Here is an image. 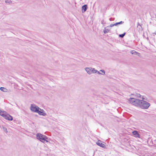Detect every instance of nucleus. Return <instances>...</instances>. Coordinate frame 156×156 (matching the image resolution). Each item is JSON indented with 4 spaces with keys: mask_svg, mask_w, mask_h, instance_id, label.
I'll return each instance as SVG.
<instances>
[{
    "mask_svg": "<svg viewBox=\"0 0 156 156\" xmlns=\"http://www.w3.org/2000/svg\"><path fill=\"white\" fill-rule=\"evenodd\" d=\"M5 2L6 3L11 4L12 3V1L11 0H6Z\"/></svg>",
    "mask_w": 156,
    "mask_h": 156,
    "instance_id": "19",
    "label": "nucleus"
},
{
    "mask_svg": "<svg viewBox=\"0 0 156 156\" xmlns=\"http://www.w3.org/2000/svg\"><path fill=\"white\" fill-rule=\"evenodd\" d=\"M2 128L4 131H5L6 133H7L8 131H7L6 128L4 126H2Z\"/></svg>",
    "mask_w": 156,
    "mask_h": 156,
    "instance_id": "15",
    "label": "nucleus"
},
{
    "mask_svg": "<svg viewBox=\"0 0 156 156\" xmlns=\"http://www.w3.org/2000/svg\"><path fill=\"white\" fill-rule=\"evenodd\" d=\"M109 20H110V21H112V20H112V18H110V19H109Z\"/></svg>",
    "mask_w": 156,
    "mask_h": 156,
    "instance_id": "23",
    "label": "nucleus"
},
{
    "mask_svg": "<svg viewBox=\"0 0 156 156\" xmlns=\"http://www.w3.org/2000/svg\"><path fill=\"white\" fill-rule=\"evenodd\" d=\"M135 95L136 97L138 98H142V100H144V98L143 96H142L140 94L136 93Z\"/></svg>",
    "mask_w": 156,
    "mask_h": 156,
    "instance_id": "11",
    "label": "nucleus"
},
{
    "mask_svg": "<svg viewBox=\"0 0 156 156\" xmlns=\"http://www.w3.org/2000/svg\"><path fill=\"white\" fill-rule=\"evenodd\" d=\"M85 69L89 74H90L94 73H97L98 74L104 75L105 73V71L104 70H101L100 71L103 73H101L95 69L94 68H92L86 67L85 68Z\"/></svg>",
    "mask_w": 156,
    "mask_h": 156,
    "instance_id": "1",
    "label": "nucleus"
},
{
    "mask_svg": "<svg viewBox=\"0 0 156 156\" xmlns=\"http://www.w3.org/2000/svg\"><path fill=\"white\" fill-rule=\"evenodd\" d=\"M39 108L35 105H31L30 107L31 110L37 113Z\"/></svg>",
    "mask_w": 156,
    "mask_h": 156,
    "instance_id": "5",
    "label": "nucleus"
},
{
    "mask_svg": "<svg viewBox=\"0 0 156 156\" xmlns=\"http://www.w3.org/2000/svg\"><path fill=\"white\" fill-rule=\"evenodd\" d=\"M129 101L131 104L136 106L139 107L141 100L134 98H131L129 99Z\"/></svg>",
    "mask_w": 156,
    "mask_h": 156,
    "instance_id": "3",
    "label": "nucleus"
},
{
    "mask_svg": "<svg viewBox=\"0 0 156 156\" xmlns=\"http://www.w3.org/2000/svg\"><path fill=\"white\" fill-rule=\"evenodd\" d=\"M153 34H155V35H156V32H154V33H153Z\"/></svg>",
    "mask_w": 156,
    "mask_h": 156,
    "instance_id": "24",
    "label": "nucleus"
},
{
    "mask_svg": "<svg viewBox=\"0 0 156 156\" xmlns=\"http://www.w3.org/2000/svg\"><path fill=\"white\" fill-rule=\"evenodd\" d=\"M4 118L5 119L10 121L12 120L13 119L12 117L7 112Z\"/></svg>",
    "mask_w": 156,
    "mask_h": 156,
    "instance_id": "6",
    "label": "nucleus"
},
{
    "mask_svg": "<svg viewBox=\"0 0 156 156\" xmlns=\"http://www.w3.org/2000/svg\"><path fill=\"white\" fill-rule=\"evenodd\" d=\"M101 73H103L102 72H102H101Z\"/></svg>",
    "mask_w": 156,
    "mask_h": 156,
    "instance_id": "25",
    "label": "nucleus"
},
{
    "mask_svg": "<svg viewBox=\"0 0 156 156\" xmlns=\"http://www.w3.org/2000/svg\"><path fill=\"white\" fill-rule=\"evenodd\" d=\"M132 134L134 135V136L137 138H140V135L138 133V131L136 130H134L132 132Z\"/></svg>",
    "mask_w": 156,
    "mask_h": 156,
    "instance_id": "8",
    "label": "nucleus"
},
{
    "mask_svg": "<svg viewBox=\"0 0 156 156\" xmlns=\"http://www.w3.org/2000/svg\"><path fill=\"white\" fill-rule=\"evenodd\" d=\"M37 139L43 143L48 142V137L45 135H42L41 133H38L36 135Z\"/></svg>",
    "mask_w": 156,
    "mask_h": 156,
    "instance_id": "2",
    "label": "nucleus"
},
{
    "mask_svg": "<svg viewBox=\"0 0 156 156\" xmlns=\"http://www.w3.org/2000/svg\"><path fill=\"white\" fill-rule=\"evenodd\" d=\"M138 26H140V27H141V25L138 23Z\"/></svg>",
    "mask_w": 156,
    "mask_h": 156,
    "instance_id": "22",
    "label": "nucleus"
},
{
    "mask_svg": "<svg viewBox=\"0 0 156 156\" xmlns=\"http://www.w3.org/2000/svg\"><path fill=\"white\" fill-rule=\"evenodd\" d=\"M6 113V112L2 111V113H1V114H0V115L3 116V117H4L5 116V115Z\"/></svg>",
    "mask_w": 156,
    "mask_h": 156,
    "instance_id": "16",
    "label": "nucleus"
},
{
    "mask_svg": "<svg viewBox=\"0 0 156 156\" xmlns=\"http://www.w3.org/2000/svg\"><path fill=\"white\" fill-rule=\"evenodd\" d=\"M101 23L102 24H104L105 23L104 22V20H102L101 21Z\"/></svg>",
    "mask_w": 156,
    "mask_h": 156,
    "instance_id": "20",
    "label": "nucleus"
},
{
    "mask_svg": "<svg viewBox=\"0 0 156 156\" xmlns=\"http://www.w3.org/2000/svg\"><path fill=\"white\" fill-rule=\"evenodd\" d=\"M124 22L123 21H121L119 22L116 23L115 24V26H116L118 24H122L124 23Z\"/></svg>",
    "mask_w": 156,
    "mask_h": 156,
    "instance_id": "14",
    "label": "nucleus"
},
{
    "mask_svg": "<svg viewBox=\"0 0 156 156\" xmlns=\"http://www.w3.org/2000/svg\"><path fill=\"white\" fill-rule=\"evenodd\" d=\"M114 26H115L114 24H111L110 25V27H113Z\"/></svg>",
    "mask_w": 156,
    "mask_h": 156,
    "instance_id": "21",
    "label": "nucleus"
},
{
    "mask_svg": "<svg viewBox=\"0 0 156 156\" xmlns=\"http://www.w3.org/2000/svg\"><path fill=\"white\" fill-rule=\"evenodd\" d=\"M96 144L102 147L105 148V145L102 143H101V141L100 140H99L97 142Z\"/></svg>",
    "mask_w": 156,
    "mask_h": 156,
    "instance_id": "9",
    "label": "nucleus"
},
{
    "mask_svg": "<svg viewBox=\"0 0 156 156\" xmlns=\"http://www.w3.org/2000/svg\"><path fill=\"white\" fill-rule=\"evenodd\" d=\"M44 112V111L43 109H41L39 108V109L38 110L37 113L40 115L45 116L46 115V114Z\"/></svg>",
    "mask_w": 156,
    "mask_h": 156,
    "instance_id": "7",
    "label": "nucleus"
},
{
    "mask_svg": "<svg viewBox=\"0 0 156 156\" xmlns=\"http://www.w3.org/2000/svg\"><path fill=\"white\" fill-rule=\"evenodd\" d=\"M130 53L132 54L136 55L138 56H139L140 55V53L136 52L135 50H132L130 51Z\"/></svg>",
    "mask_w": 156,
    "mask_h": 156,
    "instance_id": "12",
    "label": "nucleus"
},
{
    "mask_svg": "<svg viewBox=\"0 0 156 156\" xmlns=\"http://www.w3.org/2000/svg\"><path fill=\"white\" fill-rule=\"evenodd\" d=\"M141 101L140 103L139 107L143 109H147L150 106V104L144 100H141Z\"/></svg>",
    "mask_w": 156,
    "mask_h": 156,
    "instance_id": "4",
    "label": "nucleus"
},
{
    "mask_svg": "<svg viewBox=\"0 0 156 156\" xmlns=\"http://www.w3.org/2000/svg\"><path fill=\"white\" fill-rule=\"evenodd\" d=\"M87 8V5H84L82 7V12H85Z\"/></svg>",
    "mask_w": 156,
    "mask_h": 156,
    "instance_id": "10",
    "label": "nucleus"
},
{
    "mask_svg": "<svg viewBox=\"0 0 156 156\" xmlns=\"http://www.w3.org/2000/svg\"><path fill=\"white\" fill-rule=\"evenodd\" d=\"M109 31V30L108 29H107L105 28L104 30V32L105 34H106Z\"/></svg>",
    "mask_w": 156,
    "mask_h": 156,
    "instance_id": "17",
    "label": "nucleus"
},
{
    "mask_svg": "<svg viewBox=\"0 0 156 156\" xmlns=\"http://www.w3.org/2000/svg\"><path fill=\"white\" fill-rule=\"evenodd\" d=\"M0 90L3 92H7L8 91V90L7 89L2 87H1L0 88Z\"/></svg>",
    "mask_w": 156,
    "mask_h": 156,
    "instance_id": "13",
    "label": "nucleus"
},
{
    "mask_svg": "<svg viewBox=\"0 0 156 156\" xmlns=\"http://www.w3.org/2000/svg\"><path fill=\"white\" fill-rule=\"evenodd\" d=\"M126 34V33H124L122 34H119V37L121 38H123Z\"/></svg>",
    "mask_w": 156,
    "mask_h": 156,
    "instance_id": "18",
    "label": "nucleus"
}]
</instances>
